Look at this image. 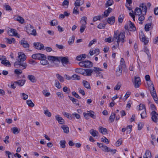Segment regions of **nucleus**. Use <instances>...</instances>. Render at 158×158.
I'll list each match as a JSON object with an SVG mask.
<instances>
[{
  "label": "nucleus",
  "mask_w": 158,
  "mask_h": 158,
  "mask_svg": "<svg viewBox=\"0 0 158 158\" xmlns=\"http://www.w3.org/2000/svg\"><path fill=\"white\" fill-rule=\"evenodd\" d=\"M84 70V69L81 68H77L75 69V71L77 73L81 74L83 75Z\"/></svg>",
  "instance_id": "a878e982"
},
{
  "label": "nucleus",
  "mask_w": 158,
  "mask_h": 158,
  "mask_svg": "<svg viewBox=\"0 0 158 158\" xmlns=\"http://www.w3.org/2000/svg\"><path fill=\"white\" fill-rule=\"evenodd\" d=\"M123 67L121 66H118L116 70V74L117 76H120L122 73Z\"/></svg>",
  "instance_id": "4be33fe9"
},
{
  "label": "nucleus",
  "mask_w": 158,
  "mask_h": 158,
  "mask_svg": "<svg viewBox=\"0 0 158 158\" xmlns=\"http://www.w3.org/2000/svg\"><path fill=\"white\" fill-rule=\"evenodd\" d=\"M44 113L48 117H50L52 115V114L48 110H46L44 111Z\"/></svg>",
  "instance_id": "13d9d810"
},
{
  "label": "nucleus",
  "mask_w": 158,
  "mask_h": 158,
  "mask_svg": "<svg viewBox=\"0 0 158 158\" xmlns=\"http://www.w3.org/2000/svg\"><path fill=\"white\" fill-rule=\"evenodd\" d=\"M125 34L124 32H121L118 33H117V31H114L113 39H114V40L116 41V46H119L120 42L123 43L125 41Z\"/></svg>",
  "instance_id": "f03ea898"
},
{
  "label": "nucleus",
  "mask_w": 158,
  "mask_h": 158,
  "mask_svg": "<svg viewBox=\"0 0 158 158\" xmlns=\"http://www.w3.org/2000/svg\"><path fill=\"white\" fill-rule=\"evenodd\" d=\"M66 142L64 140H61L60 141V146L62 148H65Z\"/></svg>",
  "instance_id": "3c124183"
},
{
  "label": "nucleus",
  "mask_w": 158,
  "mask_h": 158,
  "mask_svg": "<svg viewBox=\"0 0 158 158\" xmlns=\"http://www.w3.org/2000/svg\"><path fill=\"white\" fill-rule=\"evenodd\" d=\"M114 3V1L113 0H109L107 1L106 4H105V6L106 7H108L111 6Z\"/></svg>",
  "instance_id": "c9c22d12"
},
{
  "label": "nucleus",
  "mask_w": 158,
  "mask_h": 158,
  "mask_svg": "<svg viewBox=\"0 0 158 158\" xmlns=\"http://www.w3.org/2000/svg\"><path fill=\"white\" fill-rule=\"evenodd\" d=\"M73 13L74 14H79V11L78 9V8L77 6H75L74 7L73 10Z\"/></svg>",
  "instance_id": "052dcab7"
},
{
  "label": "nucleus",
  "mask_w": 158,
  "mask_h": 158,
  "mask_svg": "<svg viewBox=\"0 0 158 158\" xmlns=\"http://www.w3.org/2000/svg\"><path fill=\"white\" fill-rule=\"evenodd\" d=\"M47 57L45 56V58H42L41 60H40V63L41 64L43 65H46L48 64V60H46V59Z\"/></svg>",
  "instance_id": "cd10ccee"
},
{
  "label": "nucleus",
  "mask_w": 158,
  "mask_h": 158,
  "mask_svg": "<svg viewBox=\"0 0 158 158\" xmlns=\"http://www.w3.org/2000/svg\"><path fill=\"white\" fill-rule=\"evenodd\" d=\"M131 93L130 91H127L126 92L125 95L124 96L125 98L123 99V100L125 101L127 98L129 97L130 95H131Z\"/></svg>",
  "instance_id": "5fc2aeb1"
},
{
  "label": "nucleus",
  "mask_w": 158,
  "mask_h": 158,
  "mask_svg": "<svg viewBox=\"0 0 158 158\" xmlns=\"http://www.w3.org/2000/svg\"><path fill=\"white\" fill-rule=\"evenodd\" d=\"M17 61L14 63V66L16 68H19L21 69H16L15 70V74L19 75L22 73V70L26 69L27 66V63L25 61L26 59V56L22 52L18 53Z\"/></svg>",
  "instance_id": "f257e3e1"
},
{
  "label": "nucleus",
  "mask_w": 158,
  "mask_h": 158,
  "mask_svg": "<svg viewBox=\"0 0 158 158\" xmlns=\"http://www.w3.org/2000/svg\"><path fill=\"white\" fill-rule=\"evenodd\" d=\"M87 112H88L89 115V117H91L92 118L95 119L96 118V115L94 114V112L92 110L88 111Z\"/></svg>",
  "instance_id": "473e14b6"
},
{
  "label": "nucleus",
  "mask_w": 158,
  "mask_h": 158,
  "mask_svg": "<svg viewBox=\"0 0 158 158\" xmlns=\"http://www.w3.org/2000/svg\"><path fill=\"white\" fill-rule=\"evenodd\" d=\"M86 24H81V25L80 27V32L81 33H82L85 31V29L86 28Z\"/></svg>",
  "instance_id": "a19ab883"
},
{
  "label": "nucleus",
  "mask_w": 158,
  "mask_h": 158,
  "mask_svg": "<svg viewBox=\"0 0 158 158\" xmlns=\"http://www.w3.org/2000/svg\"><path fill=\"white\" fill-rule=\"evenodd\" d=\"M102 150L105 152H112L113 150L109 148L107 146L104 145L102 148Z\"/></svg>",
  "instance_id": "c756f323"
},
{
  "label": "nucleus",
  "mask_w": 158,
  "mask_h": 158,
  "mask_svg": "<svg viewBox=\"0 0 158 158\" xmlns=\"http://www.w3.org/2000/svg\"><path fill=\"white\" fill-rule=\"evenodd\" d=\"M151 23H148L145 25V29L146 31H148L149 30V28L151 27Z\"/></svg>",
  "instance_id": "a18cd8bd"
},
{
  "label": "nucleus",
  "mask_w": 158,
  "mask_h": 158,
  "mask_svg": "<svg viewBox=\"0 0 158 158\" xmlns=\"http://www.w3.org/2000/svg\"><path fill=\"white\" fill-rule=\"evenodd\" d=\"M112 11V9L110 7H109L107 10H106L104 12V14L102 16H104L106 17H107L109 14Z\"/></svg>",
  "instance_id": "412c9836"
},
{
  "label": "nucleus",
  "mask_w": 158,
  "mask_h": 158,
  "mask_svg": "<svg viewBox=\"0 0 158 158\" xmlns=\"http://www.w3.org/2000/svg\"><path fill=\"white\" fill-rule=\"evenodd\" d=\"M28 79L32 82H35L36 81V79L35 77L32 75H28L27 76Z\"/></svg>",
  "instance_id": "c85d7f7f"
},
{
  "label": "nucleus",
  "mask_w": 158,
  "mask_h": 158,
  "mask_svg": "<svg viewBox=\"0 0 158 158\" xmlns=\"http://www.w3.org/2000/svg\"><path fill=\"white\" fill-rule=\"evenodd\" d=\"M56 120L60 124H63L64 123V120L61 117L59 116V115H57L55 116Z\"/></svg>",
  "instance_id": "2eb2a0df"
},
{
  "label": "nucleus",
  "mask_w": 158,
  "mask_h": 158,
  "mask_svg": "<svg viewBox=\"0 0 158 158\" xmlns=\"http://www.w3.org/2000/svg\"><path fill=\"white\" fill-rule=\"evenodd\" d=\"M20 44L22 45V46L25 48H28L29 47V45L27 41L22 40L20 42Z\"/></svg>",
  "instance_id": "dca6fc26"
},
{
  "label": "nucleus",
  "mask_w": 158,
  "mask_h": 158,
  "mask_svg": "<svg viewBox=\"0 0 158 158\" xmlns=\"http://www.w3.org/2000/svg\"><path fill=\"white\" fill-rule=\"evenodd\" d=\"M73 78L74 80H80V77L77 75L75 74L73 75L71 77V78Z\"/></svg>",
  "instance_id": "09e8293b"
},
{
  "label": "nucleus",
  "mask_w": 158,
  "mask_h": 158,
  "mask_svg": "<svg viewBox=\"0 0 158 158\" xmlns=\"http://www.w3.org/2000/svg\"><path fill=\"white\" fill-rule=\"evenodd\" d=\"M1 63L5 66H7V65H8L9 66H10L11 65L9 61L6 60H2L1 61Z\"/></svg>",
  "instance_id": "58836bf2"
},
{
  "label": "nucleus",
  "mask_w": 158,
  "mask_h": 158,
  "mask_svg": "<svg viewBox=\"0 0 158 158\" xmlns=\"http://www.w3.org/2000/svg\"><path fill=\"white\" fill-rule=\"evenodd\" d=\"M68 96L70 99L72 101L73 103L74 104H76V105H79V102L77 99L74 98L73 97H71L69 96Z\"/></svg>",
  "instance_id": "aec40b11"
},
{
  "label": "nucleus",
  "mask_w": 158,
  "mask_h": 158,
  "mask_svg": "<svg viewBox=\"0 0 158 158\" xmlns=\"http://www.w3.org/2000/svg\"><path fill=\"white\" fill-rule=\"evenodd\" d=\"M99 131L103 134H107V131L106 128H104L102 127H99Z\"/></svg>",
  "instance_id": "6ab92c4d"
},
{
  "label": "nucleus",
  "mask_w": 158,
  "mask_h": 158,
  "mask_svg": "<svg viewBox=\"0 0 158 158\" xmlns=\"http://www.w3.org/2000/svg\"><path fill=\"white\" fill-rule=\"evenodd\" d=\"M58 21L56 20L53 19L50 22V25L52 26H56L58 24Z\"/></svg>",
  "instance_id": "37998d69"
},
{
  "label": "nucleus",
  "mask_w": 158,
  "mask_h": 158,
  "mask_svg": "<svg viewBox=\"0 0 158 158\" xmlns=\"http://www.w3.org/2000/svg\"><path fill=\"white\" fill-rule=\"evenodd\" d=\"M93 72V69H87L84 70L83 75L85 76H90Z\"/></svg>",
  "instance_id": "9b49d317"
},
{
  "label": "nucleus",
  "mask_w": 158,
  "mask_h": 158,
  "mask_svg": "<svg viewBox=\"0 0 158 158\" xmlns=\"http://www.w3.org/2000/svg\"><path fill=\"white\" fill-rule=\"evenodd\" d=\"M115 118V114H112L110 116L109 118V120L111 123L113 122L114 120V118Z\"/></svg>",
  "instance_id": "bf43d9fd"
},
{
  "label": "nucleus",
  "mask_w": 158,
  "mask_h": 158,
  "mask_svg": "<svg viewBox=\"0 0 158 158\" xmlns=\"http://www.w3.org/2000/svg\"><path fill=\"white\" fill-rule=\"evenodd\" d=\"M27 32L28 34L35 36L36 35V32L35 30L33 29V26L30 25V27H28L27 29Z\"/></svg>",
  "instance_id": "0eeeda50"
},
{
  "label": "nucleus",
  "mask_w": 158,
  "mask_h": 158,
  "mask_svg": "<svg viewBox=\"0 0 158 158\" xmlns=\"http://www.w3.org/2000/svg\"><path fill=\"white\" fill-rule=\"evenodd\" d=\"M129 26L130 31H134L136 30V27L134 24L132 23L131 21H129Z\"/></svg>",
  "instance_id": "393cba45"
},
{
  "label": "nucleus",
  "mask_w": 158,
  "mask_h": 158,
  "mask_svg": "<svg viewBox=\"0 0 158 158\" xmlns=\"http://www.w3.org/2000/svg\"><path fill=\"white\" fill-rule=\"evenodd\" d=\"M59 57L55 56H48L47 59L49 61H52L53 62L54 61H58Z\"/></svg>",
  "instance_id": "4468645a"
},
{
  "label": "nucleus",
  "mask_w": 158,
  "mask_h": 158,
  "mask_svg": "<svg viewBox=\"0 0 158 158\" xmlns=\"http://www.w3.org/2000/svg\"><path fill=\"white\" fill-rule=\"evenodd\" d=\"M85 67L90 68L92 67L93 64L92 62L88 60L85 61Z\"/></svg>",
  "instance_id": "f3484780"
},
{
  "label": "nucleus",
  "mask_w": 158,
  "mask_h": 158,
  "mask_svg": "<svg viewBox=\"0 0 158 158\" xmlns=\"http://www.w3.org/2000/svg\"><path fill=\"white\" fill-rule=\"evenodd\" d=\"M151 115L152 121L158 124V114L155 111H153L151 113Z\"/></svg>",
  "instance_id": "423d86ee"
},
{
  "label": "nucleus",
  "mask_w": 158,
  "mask_h": 158,
  "mask_svg": "<svg viewBox=\"0 0 158 158\" xmlns=\"http://www.w3.org/2000/svg\"><path fill=\"white\" fill-rule=\"evenodd\" d=\"M16 20L19 22L21 23H23L24 21V19L20 16H18L16 18H15Z\"/></svg>",
  "instance_id": "f704fd0d"
},
{
  "label": "nucleus",
  "mask_w": 158,
  "mask_h": 158,
  "mask_svg": "<svg viewBox=\"0 0 158 158\" xmlns=\"http://www.w3.org/2000/svg\"><path fill=\"white\" fill-rule=\"evenodd\" d=\"M101 16H96L94 17L93 19V21L94 22L96 21L97 20H100L101 18H102Z\"/></svg>",
  "instance_id": "338daca9"
},
{
  "label": "nucleus",
  "mask_w": 158,
  "mask_h": 158,
  "mask_svg": "<svg viewBox=\"0 0 158 158\" xmlns=\"http://www.w3.org/2000/svg\"><path fill=\"white\" fill-rule=\"evenodd\" d=\"M72 94L76 98L80 99L81 98V97L79 95L77 94L75 92L73 91L72 92Z\"/></svg>",
  "instance_id": "774afa93"
},
{
  "label": "nucleus",
  "mask_w": 158,
  "mask_h": 158,
  "mask_svg": "<svg viewBox=\"0 0 158 158\" xmlns=\"http://www.w3.org/2000/svg\"><path fill=\"white\" fill-rule=\"evenodd\" d=\"M143 157V158H151V154L150 152L148 150H146Z\"/></svg>",
  "instance_id": "bb28decb"
},
{
  "label": "nucleus",
  "mask_w": 158,
  "mask_h": 158,
  "mask_svg": "<svg viewBox=\"0 0 158 158\" xmlns=\"http://www.w3.org/2000/svg\"><path fill=\"white\" fill-rule=\"evenodd\" d=\"M8 34L11 36H16L18 33L16 30L14 29H10V30L8 32Z\"/></svg>",
  "instance_id": "ddd939ff"
},
{
  "label": "nucleus",
  "mask_w": 158,
  "mask_h": 158,
  "mask_svg": "<svg viewBox=\"0 0 158 158\" xmlns=\"http://www.w3.org/2000/svg\"><path fill=\"white\" fill-rule=\"evenodd\" d=\"M27 103L28 106L31 107H32L34 106V104L33 103L32 101L30 100L27 101Z\"/></svg>",
  "instance_id": "79ce46f5"
},
{
  "label": "nucleus",
  "mask_w": 158,
  "mask_h": 158,
  "mask_svg": "<svg viewBox=\"0 0 158 158\" xmlns=\"http://www.w3.org/2000/svg\"><path fill=\"white\" fill-rule=\"evenodd\" d=\"M147 12V7L144 3L141 4L139 8L136 7L135 10V15L139 16L142 14L144 15Z\"/></svg>",
  "instance_id": "7ed1b4c3"
},
{
  "label": "nucleus",
  "mask_w": 158,
  "mask_h": 158,
  "mask_svg": "<svg viewBox=\"0 0 158 158\" xmlns=\"http://www.w3.org/2000/svg\"><path fill=\"white\" fill-rule=\"evenodd\" d=\"M144 110H146L145 106L143 104H140L139 105V110H143V111Z\"/></svg>",
  "instance_id": "6e6d98bb"
},
{
  "label": "nucleus",
  "mask_w": 158,
  "mask_h": 158,
  "mask_svg": "<svg viewBox=\"0 0 158 158\" xmlns=\"http://www.w3.org/2000/svg\"><path fill=\"white\" fill-rule=\"evenodd\" d=\"M90 134L94 137L98 136V134H99L98 132L94 130L93 129H91L89 131Z\"/></svg>",
  "instance_id": "5701e85b"
},
{
  "label": "nucleus",
  "mask_w": 158,
  "mask_h": 158,
  "mask_svg": "<svg viewBox=\"0 0 158 158\" xmlns=\"http://www.w3.org/2000/svg\"><path fill=\"white\" fill-rule=\"evenodd\" d=\"M63 91L64 92H66L67 94H69L70 92V89H69L66 86L64 87L63 88Z\"/></svg>",
  "instance_id": "69168bd1"
},
{
  "label": "nucleus",
  "mask_w": 158,
  "mask_h": 158,
  "mask_svg": "<svg viewBox=\"0 0 158 158\" xmlns=\"http://www.w3.org/2000/svg\"><path fill=\"white\" fill-rule=\"evenodd\" d=\"M60 61H61L63 64H67L69 63V61L67 56L59 57L58 62H60Z\"/></svg>",
  "instance_id": "6e6552de"
},
{
  "label": "nucleus",
  "mask_w": 158,
  "mask_h": 158,
  "mask_svg": "<svg viewBox=\"0 0 158 158\" xmlns=\"http://www.w3.org/2000/svg\"><path fill=\"white\" fill-rule=\"evenodd\" d=\"M82 83L84 86L88 89H90L91 87L89 83L85 80H83Z\"/></svg>",
  "instance_id": "a211bd4d"
},
{
  "label": "nucleus",
  "mask_w": 158,
  "mask_h": 158,
  "mask_svg": "<svg viewBox=\"0 0 158 158\" xmlns=\"http://www.w3.org/2000/svg\"><path fill=\"white\" fill-rule=\"evenodd\" d=\"M150 91L152 96L153 97L156 103H158V99L156 95V91L155 89H154V90H152Z\"/></svg>",
  "instance_id": "9d476101"
},
{
  "label": "nucleus",
  "mask_w": 158,
  "mask_h": 158,
  "mask_svg": "<svg viewBox=\"0 0 158 158\" xmlns=\"http://www.w3.org/2000/svg\"><path fill=\"white\" fill-rule=\"evenodd\" d=\"M120 64V65L119 66H121L123 68H124L125 67V62L123 58H121V59Z\"/></svg>",
  "instance_id": "4d7b16f0"
},
{
  "label": "nucleus",
  "mask_w": 158,
  "mask_h": 158,
  "mask_svg": "<svg viewBox=\"0 0 158 158\" xmlns=\"http://www.w3.org/2000/svg\"><path fill=\"white\" fill-rule=\"evenodd\" d=\"M93 70L97 74H100L101 73V71H102V70L101 69L94 67Z\"/></svg>",
  "instance_id": "4c0bfd02"
},
{
  "label": "nucleus",
  "mask_w": 158,
  "mask_h": 158,
  "mask_svg": "<svg viewBox=\"0 0 158 158\" xmlns=\"http://www.w3.org/2000/svg\"><path fill=\"white\" fill-rule=\"evenodd\" d=\"M21 96L22 97V98L24 100H26L27 99L28 97V95L24 93H22L21 94Z\"/></svg>",
  "instance_id": "e2e57ef3"
},
{
  "label": "nucleus",
  "mask_w": 158,
  "mask_h": 158,
  "mask_svg": "<svg viewBox=\"0 0 158 158\" xmlns=\"http://www.w3.org/2000/svg\"><path fill=\"white\" fill-rule=\"evenodd\" d=\"M4 7L5 8V10H6L11 11L12 10V8L9 5L5 4L4 5Z\"/></svg>",
  "instance_id": "680f3d73"
},
{
  "label": "nucleus",
  "mask_w": 158,
  "mask_h": 158,
  "mask_svg": "<svg viewBox=\"0 0 158 158\" xmlns=\"http://www.w3.org/2000/svg\"><path fill=\"white\" fill-rule=\"evenodd\" d=\"M132 82L135 88L139 87L141 84V81L139 77L135 76L134 79L132 80Z\"/></svg>",
  "instance_id": "20e7f679"
},
{
  "label": "nucleus",
  "mask_w": 158,
  "mask_h": 158,
  "mask_svg": "<svg viewBox=\"0 0 158 158\" xmlns=\"http://www.w3.org/2000/svg\"><path fill=\"white\" fill-rule=\"evenodd\" d=\"M25 80H19L15 82V83L19 85L20 86H22L24 84L25 82Z\"/></svg>",
  "instance_id": "2f4dec72"
},
{
  "label": "nucleus",
  "mask_w": 158,
  "mask_h": 158,
  "mask_svg": "<svg viewBox=\"0 0 158 158\" xmlns=\"http://www.w3.org/2000/svg\"><path fill=\"white\" fill-rule=\"evenodd\" d=\"M61 128L63 129L64 132L65 133H68L69 132V128L66 125H63L61 127Z\"/></svg>",
  "instance_id": "7c9ffc66"
},
{
  "label": "nucleus",
  "mask_w": 158,
  "mask_h": 158,
  "mask_svg": "<svg viewBox=\"0 0 158 158\" xmlns=\"http://www.w3.org/2000/svg\"><path fill=\"white\" fill-rule=\"evenodd\" d=\"M75 39V36L73 35L70 39H69L68 43L69 45H70L73 43Z\"/></svg>",
  "instance_id": "603ef678"
},
{
  "label": "nucleus",
  "mask_w": 158,
  "mask_h": 158,
  "mask_svg": "<svg viewBox=\"0 0 158 158\" xmlns=\"http://www.w3.org/2000/svg\"><path fill=\"white\" fill-rule=\"evenodd\" d=\"M141 118L143 119L147 117L146 110H144L140 114Z\"/></svg>",
  "instance_id": "ea45409f"
},
{
  "label": "nucleus",
  "mask_w": 158,
  "mask_h": 158,
  "mask_svg": "<svg viewBox=\"0 0 158 158\" xmlns=\"http://www.w3.org/2000/svg\"><path fill=\"white\" fill-rule=\"evenodd\" d=\"M55 83L56 86L58 89H60L61 88V86L60 84V83L57 80H55Z\"/></svg>",
  "instance_id": "0e129e2a"
},
{
  "label": "nucleus",
  "mask_w": 158,
  "mask_h": 158,
  "mask_svg": "<svg viewBox=\"0 0 158 158\" xmlns=\"http://www.w3.org/2000/svg\"><path fill=\"white\" fill-rule=\"evenodd\" d=\"M5 152L6 155H7L8 156L9 158H14V155H13L10 152L6 151H5Z\"/></svg>",
  "instance_id": "49530a36"
},
{
  "label": "nucleus",
  "mask_w": 158,
  "mask_h": 158,
  "mask_svg": "<svg viewBox=\"0 0 158 158\" xmlns=\"http://www.w3.org/2000/svg\"><path fill=\"white\" fill-rule=\"evenodd\" d=\"M121 85L120 82H118L114 88V90H119L121 86Z\"/></svg>",
  "instance_id": "864d4df0"
},
{
  "label": "nucleus",
  "mask_w": 158,
  "mask_h": 158,
  "mask_svg": "<svg viewBox=\"0 0 158 158\" xmlns=\"http://www.w3.org/2000/svg\"><path fill=\"white\" fill-rule=\"evenodd\" d=\"M11 130L12 131L14 134H17L19 132V131L18 130V128L16 127H14L12 128L11 129Z\"/></svg>",
  "instance_id": "de8ad7c7"
},
{
  "label": "nucleus",
  "mask_w": 158,
  "mask_h": 158,
  "mask_svg": "<svg viewBox=\"0 0 158 158\" xmlns=\"http://www.w3.org/2000/svg\"><path fill=\"white\" fill-rule=\"evenodd\" d=\"M56 77L58 79L60 82H62L64 81V77L59 74H56Z\"/></svg>",
  "instance_id": "e433bc0d"
},
{
  "label": "nucleus",
  "mask_w": 158,
  "mask_h": 158,
  "mask_svg": "<svg viewBox=\"0 0 158 158\" xmlns=\"http://www.w3.org/2000/svg\"><path fill=\"white\" fill-rule=\"evenodd\" d=\"M6 40L7 43L10 44L15 41V39L14 38H12L11 39L6 38Z\"/></svg>",
  "instance_id": "8fccbe9b"
},
{
  "label": "nucleus",
  "mask_w": 158,
  "mask_h": 158,
  "mask_svg": "<svg viewBox=\"0 0 158 158\" xmlns=\"http://www.w3.org/2000/svg\"><path fill=\"white\" fill-rule=\"evenodd\" d=\"M33 59L36 60H41L42 58H45V55L41 53H37L33 54L32 56Z\"/></svg>",
  "instance_id": "39448f33"
},
{
  "label": "nucleus",
  "mask_w": 158,
  "mask_h": 158,
  "mask_svg": "<svg viewBox=\"0 0 158 158\" xmlns=\"http://www.w3.org/2000/svg\"><path fill=\"white\" fill-rule=\"evenodd\" d=\"M115 17L114 16H112L108 18L107 22L108 23L111 24H113L115 22Z\"/></svg>",
  "instance_id": "b1692460"
},
{
  "label": "nucleus",
  "mask_w": 158,
  "mask_h": 158,
  "mask_svg": "<svg viewBox=\"0 0 158 158\" xmlns=\"http://www.w3.org/2000/svg\"><path fill=\"white\" fill-rule=\"evenodd\" d=\"M124 17V15L123 14H122L119 15L118 18V22L119 23H122L123 22V19Z\"/></svg>",
  "instance_id": "c03bdc74"
},
{
  "label": "nucleus",
  "mask_w": 158,
  "mask_h": 158,
  "mask_svg": "<svg viewBox=\"0 0 158 158\" xmlns=\"http://www.w3.org/2000/svg\"><path fill=\"white\" fill-rule=\"evenodd\" d=\"M34 46L36 49L39 50H43L44 48L43 44L40 43H34Z\"/></svg>",
  "instance_id": "f8f14e48"
},
{
  "label": "nucleus",
  "mask_w": 158,
  "mask_h": 158,
  "mask_svg": "<svg viewBox=\"0 0 158 158\" xmlns=\"http://www.w3.org/2000/svg\"><path fill=\"white\" fill-rule=\"evenodd\" d=\"M139 37L140 39L141 40L142 42H143L145 44H148V40L147 39V38L144 36V34L141 32V33H139Z\"/></svg>",
  "instance_id": "1a4fd4ad"
},
{
  "label": "nucleus",
  "mask_w": 158,
  "mask_h": 158,
  "mask_svg": "<svg viewBox=\"0 0 158 158\" xmlns=\"http://www.w3.org/2000/svg\"><path fill=\"white\" fill-rule=\"evenodd\" d=\"M87 18L86 16H83L81 18L80 23L81 24H86Z\"/></svg>",
  "instance_id": "72a5a7b5"
}]
</instances>
